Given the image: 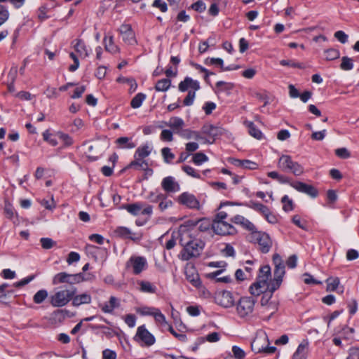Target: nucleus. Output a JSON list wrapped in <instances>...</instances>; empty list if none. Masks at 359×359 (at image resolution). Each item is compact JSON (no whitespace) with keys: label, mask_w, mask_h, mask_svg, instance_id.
Segmentation results:
<instances>
[{"label":"nucleus","mask_w":359,"mask_h":359,"mask_svg":"<svg viewBox=\"0 0 359 359\" xmlns=\"http://www.w3.org/2000/svg\"><path fill=\"white\" fill-rule=\"evenodd\" d=\"M250 207L259 212L262 215L266 214L269 210L266 205L259 203H252V205H250Z\"/></svg>","instance_id":"56"},{"label":"nucleus","mask_w":359,"mask_h":359,"mask_svg":"<svg viewBox=\"0 0 359 359\" xmlns=\"http://www.w3.org/2000/svg\"><path fill=\"white\" fill-rule=\"evenodd\" d=\"M103 41L107 51L111 53L119 52V48L114 43L113 36H105Z\"/></svg>","instance_id":"35"},{"label":"nucleus","mask_w":359,"mask_h":359,"mask_svg":"<svg viewBox=\"0 0 359 359\" xmlns=\"http://www.w3.org/2000/svg\"><path fill=\"white\" fill-rule=\"evenodd\" d=\"M74 48L82 57H87L90 55V51L87 46L85 45L84 42L81 40H76V42L74 45Z\"/></svg>","instance_id":"39"},{"label":"nucleus","mask_w":359,"mask_h":359,"mask_svg":"<svg viewBox=\"0 0 359 359\" xmlns=\"http://www.w3.org/2000/svg\"><path fill=\"white\" fill-rule=\"evenodd\" d=\"M116 143L121 149H133L136 144L132 141V138L128 137H121L116 140Z\"/></svg>","instance_id":"37"},{"label":"nucleus","mask_w":359,"mask_h":359,"mask_svg":"<svg viewBox=\"0 0 359 359\" xmlns=\"http://www.w3.org/2000/svg\"><path fill=\"white\" fill-rule=\"evenodd\" d=\"M212 229L215 233L222 236L231 235L236 232L235 228L226 222H212Z\"/></svg>","instance_id":"16"},{"label":"nucleus","mask_w":359,"mask_h":359,"mask_svg":"<svg viewBox=\"0 0 359 359\" xmlns=\"http://www.w3.org/2000/svg\"><path fill=\"white\" fill-rule=\"evenodd\" d=\"M126 267L130 270L133 274L139 275L147 269V260L144 257L133 255L127 261Z\"/></svg>","instance_id":"9"},{"label":"nucleus","mask_w":359,"mask_h":359,"mask_svg":"<svg viewBox=\"0 0 359 359\" xmlns=\"http://www.w3.org/2000/svg\"><path fill=\"white\" fill-rule=\"evenodd\" d=\"M250 238L252 241L257 243L259 250L263 253L269 252L272 247V241L265 232L255 230L251 233Z\"/></svg>","instance_id":"10"},{"label":"nucleus","mask_w":359,"mask_h":359,"mask_svg":"<svg viewBox=\"0 0 359 359\" xmlns=\"http://www.w3.org/2000/svg\"><path fill=\"white\" fill-rule=\"evenodd\" d=\"M153 316L157 323L164 325H169L168 324V322L166 321L165 316L161 312V311L158 309H157L156 312L154 313Z\"/></svg>","instance_id":"53"},{"label":"nucleus","mask_w":359,"mask_h":359,"mask_svg":"<svg viewBox=\"0 0 359 359\" xmlns=\"http://www.w3.org/2000/svg\"><path fill=\"white\" fill-rule=\"evenodd\" d=\"M50 8L47 5H42L38 10V18L40 20H44L48 17L46 15Z\"/></svg>","instance_id":"57"},{"label":"nucleus","mask_w":359,"mask_h":359,"mask_svg":"<svg viewBox=\"0 0 359 359\" xmlns=\"http://www.w3.org/2000/svg\"><path fill=\"white\" fill-rule=\"evenodd\" d=\"M257 300L249 296L241 297L235 304L236 314L241 320L248 322L256 317Z\"/></svg>","instance_id":"3"},{"label":"nucleus","mask_w":359,"mask_h":359,"mask_svg":"<svg viewBox=\"0 0 359 359\" xmlns=\"http://www.w3.org/2000/svg\"><path fill=\"white\" fill-rule=\"evenodd\" d=\"M161 154L164 161L167 163H170L175 158V154L171 152L170 149L168 147L163 148L161 149Z\"/></svg>","instance_id":"47"},{"label":"nucleus","mask_w":359,"mask_h":359,"mask_svg":"<svg viewBox=\"0 0 359 359\" xmlns=\"http://www.w3.org/2000/svg\"><path fill=\"white\" fill-rule=\"evenodd\" d=\"M232 352L233 353V356L236 359H244L245 356V351L237 346H233L232 347Z\"/></svg>","instance_id":"59"},{"label":"nucleus","mask_w":359,"mask_h":359,"mask_svg":"<svg viewBox=\"0 0 359 359\" xmlns=\"http://www.w3.org/2000/svg\"><path fill=\"white\" fill-rule=\"evenodd\" d=\"M160 138L162 141L172 142L173 140V133L170 130H163Z\"/></svg>","instance_id":"55"},{"label":"nucleus","mask_w":359,"mask_h":359,"mask_svg":"<svg viewBox=\"0 0 359 359\" xmlns=\"http://www.w3.org/2000/svg\"><path fill=\"white\" fill-rule=\"evenodd\" d=\"M339 279L337 277H330L327 279V291H334L339 285Z\"/></svg>","instance_id":"42"},{"label":"nucleus","mask_w":359,"mask_h":359,"mask_svg":"<svg viewBox=\"0 0 359 359\" xmlns=\"http://www.w3.org/2000/svg\"><path fill=\"white\" fill-rule=\"evenodd\" d=\"M278 168L283 172H290L295 176L304 173V168L299 163L294 161L289 155H282L280 157Z\"/></svg>","instance_id":"6"},{"label":"nucleus","mask_w":359,"mask_h":359,"mask_svg":"<svg viewBox=\"0 0 359 359\" xmlns=\"http://www.w3.org/2000/svg\"><path fill=\"white\" fill-rule=\"evenodd\" d=\"M185 276L187 280L194 287L198 288L201 286V281L199 275L193 266H187L185 268Z\"/></svg>","instance_id":"21"},{"label":"nucleus","mask_w":359,"mask_h":359,"mask_svg":"<svg viewBox=\"0 0 359 359\" xmlns=\"http://www.w3.org/2000/svg\"><path fill=\"white\" fill-rule=\"evenodd\" d=\"M93 275L88 274L85 277L81 273L76 274H69L66 272H60L54 276L53 278V284L59 285L62 283H68L70 285L77 284L83 281L94 279Z\"/></svg>","instance_id":"5"},{"label":"nucleus","mask_w":359,"mask_h":359,"mask_svg":"<svg viewBox=\"0 0 359 359\" xmlns=\"http://www.w3.org/2000/svg\"><path fill=\"white\" fill-rule=\"evenodd\" d=\"M196 96V91L189 90L184 98L183 103L185 106H191L194 103Z\"/></svg>","instance_id":"61"},{"label":"nucleus","mask_w":359,"mask_h":359,"mask_svg":"<svg viewBox=\"0 0 359 359\" xmlns=\"http://www.w3.org/2000/svg\"><path fill=\"white\" fill-rule=\"evenodd\" d=\"M151 150V147L148 144L139 147L134 154V158L144 159L150 155Z\"/></svg>","instance_id":"38"},{"label":"nucleus","mask_w":359,"mask_h":359,"mask_svg":"<svg viewBox=\"0 0 359 359\" xmlns=\"http://www.w3.org/2000/svg\"><path fill=\"white\" fill-rule=\"evenodd\" d=\"M8 17L9 13L8 10L0 4V26L8 19Z\"/></svg>","instance_id":"58"},{"label":"nucleus","mask_w":359,"mask_h":359,"mask_svg":"<svg viewBox=\"0 0 359 359\" xmlns=\"http://www.w3.org/2000/svg\"><path fill=\"white\" fill-rule=\"evenodd\" d=\"M76 293V288L60 287L55 290L50 297V303L53 307H62L66 306Z\"/></svg>","instance_id":"4"},{"label":"nucleus","mask_w":359,"mask_h":359,"mask_svg":"<svg viewBox=\"0 0 359 359\" xmlns=\"http://www.w3.org/2000/svg\"><path fill=\"white\" fill-rule=\"evenodd\" d=\"M271 276V268L269 265L261 267L257 281L252 284L249 288L250 294L253 296H259L266 292L273 293L276 291V290H272V280L269 281Z\"/></svg>","instance_id":"2"},{"label":"nucleus","mask_w":359,"mask_h":359,"mask_svg":"<svg viewBox=\"0 0 359 359\" xmlns=\"http://www.w3.org/2000/svg\"><path fill=\"white\" fill-rule=\"evenodd\" d=\"M39 203L43 206L46 209L53 210L56 207V203L54 201L53 196L51 197L50 201L42 199L39 201Z\"/></svg>","instance_id":"52"},{"label":"nucleus","mask_w":359,"mask_h":359,"mask_svg":"<svg viewBox=\"0 0 359 359\" xmlns=\"http://www.w3.org/2000/svg\"><path fill=\"white\" fill-rule=\"evenodd\" d=\"M92 297L91 295L88 292L82 294H74L72 298V305L74 306H79L82 304H89L91 303Z\"/></svg>","instance_id":"26"},{"label":"nucleus","mask_w":359,"mask_h":359,"mask_svg":"<svg viewBox=\"0 0 359 359\" xmlns=\"http://www.w3.org/2000/svg\"><path fill=\"white\" fill-rule=\"evenodd\" d=\"M217 303L224 308L229 309L235 306L233 294L229 291H222L216 297Z\"/></svg>","instance_id":"18"},{"label":"nucleus","mask_w":359,"mask_h":359,"mask_svg":"<svg viewBox=\"0 0 359 359\" xmlns=\"http://www.w3.org/2000/svg\"><path fill=\"white\" fill-rule=\"evenodd\" d=\"M346 359H359V348H351Z\"/></svg>","instance_id":"64"},{"label":"nucleus","mask_w":359,"mask_h":359,"mask_svg":"<svg viewBox=\"0 0 359 359\" xmlns=\"http://www.w3.org/2000/svg\"><path fill=\"white\" fill-rule=\"evenodd\" d=\"M340 68L344 71L352 69L353 68V60L346 56L342 57Z\"/></svg>","instance_id":"45"},{"label":"nucleus","mask_w":359,"mask_h":359,"mask_svg":"<svg viewBox=\"0 0 359 359\" xmlns=\"http://www.w3.org/2000/svg\"><path fill=\"white\" fill-rule=\"evenodd\" d=\"M309 342L302 341L297 347V351L293 355L292 359H306L308 352Z\"/></svg>","instance_id":"32"},{"label":"nucleus","mask_w":359,"mask_h":359,"mask_svg":"<svg viewBox=\"0 0 359 359\" xmlns=\"http://www.w3.org/2000/svg\"><path fill=\"white\" fill-rule=\"evenodd\" d=\"M290 185L297 191L304 193L311 198H316L318 196V191L312 185H309L302 182H292L290 183Z\"/></svg>","instance_id":"20"},{"label":"nucleus","mask_w":359,"mask_h":359,"mask_svg":"<svg viewBox=\"0 0 359 359\" xmlns=\"http://www.w3.org/2000/svg\"><path fill=\"white\" fill-rule=\"evenodd\" d=\"M252 350L256 353H273L276 351V347L269 346V341L266 333L261 332L257 334L251 344Z\"/></svg>","instance_id":"7"},{"label":"nucleus","mask_w":359,"mask_h":359,"mask_svg":"<svg viewBox=\"0 0 359 359\" xmlns=\"http://www.w3.org/2000/svg\"><path fill=\"white\" fill-rule=\"evenodd\" d=\"M278 309V302H270L267 305L262 308V312L268 318L271 317Z\"/></svg>","instance_id":"34"},{"label":"nucleus","mask_w":359,"mask_h":359,"mask_svg":"<svg viewBox=\"0 0 359 359\" xmlns=\"http://www.w3.org/2000/svg\"><path fill=\"white\" fill-rule=\"evenodd\" d=\"M178 135L186 140H195L196 141H202L204 144H212L213 141H210L208 140L207 138L204 137L201 133L192 130L189 128L182 129V130L178 132Z\"/></svg>","instance_id":"15"},{"label":"nucleus","mask_w":359,"mask_h":359,"mask_svg":"<svg viewBox=\"0 0 359 359\" xmlns=\"http://www.w3.org/2000/svg\"><path fill=\"white\" fill-rule=\"evenodd\" d=\"M177 201L191 209L199 210L201 208L200 202L195 196L187 192L180 194L177 198Z\"/></svg>","instance_id":"14"},{"label":"nucleus","mask_w":359,"mask_h":359,"mask_svg":"<svg viewBox=\"0 0 359 359\" xmlns=\"http://www.w3.org/2000/svg\"><path fill=\"white\" fill-rule=\"evenodd\" d=\"M232 164L237 167L255 170L257 168V164L250 160H239L236 158H231L229 161Z\"/></svg>","instance_id":"30"},{"label":"nucleus","mask_w":359,"mask_h":359,"mask_svg":"<svg viewBox=\"0 0 359 359\" xmlns=\"http://www.w3.org/2000/svg\"><path fill=\"white\" fill-rule=\"evenodd\" d=\"M171 85V81L169 79H163L157 81L155 89L156 91L165 92L167 91Z\"/></svg>","instance_id":"40"},{"label":"nucleus","mask_w":359,"mask_h":359,"mask_svg":"<svg viewBox=\"0 0 359 359\" xmlns=\"http://www.w3.org/2000/svg\"><path fill=\"white\" fill-rule=\"evenodd\" d=\"M178 88L182 92H185L189 88L194 90L193 91H196L200 88V85L197 81L193 80L190 77H186L184 81L179 83Z\"/></svg>","instance_id":"24"},{"label":"nucleus","mask_w":359,"mask_h":359,"mask_svg":"<svg viewBox=\"0 0 359 359\" xmlns=\"http://www.w3.org/2000/svg\"><path fill=\"white\" fill-rule=\"evenodd\" d=\"M165 125L172 129L173 132L178 135V132L182 130L184 126V121L180 117H172Z\"/></svg>","instance_id":"28"},{"label":"nucleus","mask_w":359,"mask_h":359,"mask_svg":"<svg viewBox=\"0 0 359 359\" xmlns=\"http://www.w3.org/2000/svg\"><path fill=\"white\" fill-rule=\"evenodd\" d=\"M201 134L208 135L212 139L211 141H213V142H215V138L218 136L226 135V137H229L231 135V133L226 129L219 126H214L212 125L204 126L202 128Z\"/></svg>","instance_id":"13"},{"label":"nucleus","mask_w":359,"mask_h":359,"mask_svg":"<svg viewBox=\"0 0 359 359\" xmlns=\"http://www.w3.org/2000/svg\"><path fill=\"white\" fill-rule=\"evenodd\" d=\"M114 233L117 236L123 238L130 239L135 242H137L141 240L142 236L140 233L133 232L130 229L125 226L117 227Z\"/></svg>","instance_id":"19"},{"label":"nucleus","mask_w":359,"mask_h":359,"mask_svg":"<svg viewBox=\"0 0 359 359\" xmlns=\"http://www.w3.org/2000/svg\"><path fill=\"white\" fill-rule=\"evenodd\" d=\"M151 201L152 202L160 201L158 208L161 211H163V210L170 208L173 205L172 201L170 200H168L166 198V196L162 194H159L157 196H156L155 198L152 199Z\"/></svg>","instance_id":"31"},{"label":"nucleus","mask_w":359,"mask_h":359,"mask_svg":"<svg viewBox=\"0 0 359 359\" xmlns=\"http://www.w3.org/2000/svg\"><path fill=\"white\" fill-rule=\"evenodd\" d=\"M119 300L116 297L111 296L108 302L100 304L99 306L102 312L105 313H111L114 309L119 307Z\"/></svg>","instance_id":"27"},{"label":"nucleus","mask_w":359,"mask_h":359,"mask_svg":"<svg viewBox=\"0 0 359 359\" xmlns=\"http://www.w3.org/2000/svg\"><path fill=\"white\" fill-rule=\"evenodd\" d=\"M208 161V156L201 152H198L195 154L193 156V162L196 165H201L204 162H206Z\"/></svg>","instance_id":"50"},{"label":"nucleus","mask_w":359,"mask_h":359,"mask_svg":"<svg viewBox=\"0 0 359 359\" xmlns=\"http://www.w3.org/2000/svg\"><path fill=\"white\" fill-rule=\"evenodd\" d=\"M108 147L107 144L102 145L101 142H95L93 145H90L88 147L86 152L87 157L90 161H95L98 158V155L102 154Z\"/></svg>","instance_id":"22"},{"label":"nucleus","mask_w":359,"mask_h":359,"mask_svg":"<svg viewBox=\"0 0 359 359\" xmlns=\"http://www.w3.org/2000/svg\"><path fill=\"white\" fill-rule=\"evenodd\" d=\"M48 297V292L46 290H39L33 297V300L36 304L42 303Z\"/></svg>","instance_id":"46"},{"label":"nucleus","mask_w":359,"mask_h":359,"mask_svg":"<svg viewBox=\"0 0 359 359\" xmlns=\"http://www.w3.org/2000/svg\"><path fill=\"white\" fill-rule=\"evenodd\" d=\"M325 58L327 60H333L337 59L340 56L339 51L334 48H329L324 51Z\"/></svg>","instance_id":"44"},{"label":"nucleus","mask_w":359,"mask_h":359,"mask_svg":"<svg viewBox=\"0 0 359 359\" xmlns=\"http://www.w3.org/2000/svg\"><path fill=\"white\" fill-rule=\"evenodd\" d=\"M273 262L275 269L273 271L274 277L272 279V290H278L283 282V278L285 273V264L278 254L273 255Z\"/></svg>","instance_id":"8"},{"label":"nucleus","mask_w":359,"mask_h":359,"mask_svg":"<svg viewBox=\"0 0 359 359\" xmlns=\"http://www.w3.org/2000/svg\"><path fill=\"white\" fill-rule=\"evenodd\" d=\"M334 153L341 159H347L351 157V152L345 147L335 149Z\"/></svg>","instance_id":"51"},{"label":"nucleus","mask_w":359,"mask_h":359,"mask_svg":"<svg viewBox=\"0 0 359 359\" xmlns=\"http://www.w3.org/2000/svg\"><path fill=\"white\" fill-rule=\"evenodd\" d=\"M231 222L236 224L241 225L242 227L251 231L252 233L256 229L255 225L242 215H237L234 216L231 219Z\"/></svg>","instance_id":"25"},{"label":"nucleus","mask_w":359,"mask_h":359,"mask_svg":"<svg viewBox=\"0 0 359 359\" xmlns=\"http://www.w3.org/2000/svg\"><path fill=\"white\" fill-rule=\"evenodd\" d=\"M135 168L136 170H146L148 168V163L144 159L134 158L125 169Z\"/></svg>","instance_id":"33"},{"label":"nucleus","mask_w":359,"mask_h":359,"mask_svg":"<svg viewBox=\"0 0 359 359\" xmlns=\"http://www.w3.org/2000/svg\"><path fill=\"white\" fill-rule=\"evenodd\" d=\"M196 230L190 229L187 225H181L179 229L180 243L184 249L182 252V259L189 260L200 255L204 248V243L195 238Z\"/></svg>","instance_id":"1"},{"label":"nucleus","mask_w":359,"mask_h":359,"mask_svg":"<svg viewBox=\"0 0 359 359\" xmlns=\"http://www.w3.org/2000/svg\"><path fill=\"white\" fill-rule=\"evenodd\" d=\"M40 242L42 248L46 250L50 249L56 244V243L50 238H41Z\"/></svg>","instance_id":"54"},{"label":"nucleus","mask_w":359,"mask_h":359,"mask_svg":"<svg viewBox=\"0 0 359 359\" xmlns=\"http://www.w3.org/2000/svg\"><path fill=\"white\" fill-rule=\"evenodd\" d=\"M161 187L167 193H175L179 191L180 189L179 183L171 176H168L163 179L161 182Z\"/></svg>","instance_id":"23"},{"label":"nucleus","mask_w":359,"mask_h":359,"mask_svg":"<svg viewBox=\"0 0 359 359\" xmlns=\"http://www.w3.org/2000/svg\"><path fill=\"white\" fill-rule=\"evenodd\" d=\"M123 208L134 216H137L140 214L150 216L153 212L151 205H144L142 203L127 204L123 206Z\"/></svg>","instance_id":"12"},{"label":"nucleus","mask_w":359,"mask_h":359,"mask_svg":"<svg viewBox=\"0 0 359 359\" xmlns=\"http://www.w3.org/2000/svg\"><path fill=\"white\" fill-rule=\"evenodd\" d=\"M146 98V95L142 93H137L131 100L130 105L133 109L140 107L143 101Z\"/></svg>","instance_id":"41"},{"label":"nucleus","mask_w":359,"mask_h":359,"mask_svg":"<svg viewBox=\"0 0 359 359\" xmlns=\"http://www.w3.org/2000/svg\"><path fill=\"white\" fill-rule=\"evenodd\" d=\"M205 63L207 65H217L222 68V69L223 71H229V70L232 69L230 67H224L223 60L221 58L212 57V58H210V59H206Z\"/></svg>","instance_id":"48"},{"label":"nucleus","mask_w":359,"mask_h":359,"mask_svg":"<svg viewBox=\"0 0 359 359\" xmlns=\"http://www.w3.org/2000/svg\"><path fill=\"white\" fill-rule=\"evenodd\" d=\"M43 137L45 141L48 142L52 146H56L57 144L56 139L47 130L43 133Z\"/></svg>","instance_id":"60"},{"label":"nucleus","mask_w":359,"mask_h":359,"mask_svg":"<svg viewBox=\"0 0 359 359\" xmlns=\"http://www.w3.org/2000/svg\"><path fill=\"white\" fill-rule=\"evenodd\" d=\"M334 37L341 43H346L348 41V35L343 31H337L334 34Z\"/></svg>","instance_id":"63"},{"label":"nucleus","mask_w":359,"mask_h":359,"mask_svg":"<svg viewBox=\"0 0 359 359\" xmlns=\"http://www.w3.org/2000/svg\"><path fill=\"white\" fill-rule=\"evenodd\" d=\"M194 226H197V228L201 231H205L208 229H209V228L210 226H212V222L209 219L204 218V219L198 220L197 222L194 224Z\"/></svg>","instance_id":"43"},{"label":"nucleus","mask_w":359,"mask_h":359,"mask_svg":"<svg viewBox=\"0 0 359 359\" xmlns=\"http://www.w3.org/2000/svg\"><path fill=\"white\" fill-rule=\"evenodd\" d=\"M139 290L143 293L154 294L157 290L156 286L148 280H138Z\"/></svg>","instance_id":"29"},{"label":"nucleus","mask_w":359,"mask_h":359,"mask_svg":"<svg viewBox=\"0 0 359 359\" xmlns=\"http://www.w3.org/2000/svg\"><path fill=\"white\" fill-rule=\"evenodd\" d=\"M134 340L142 346H151L156 341L154 335L149 332L144 325L137 327L136 334L134 337Z\"/></svg>","instance_id":"11"},{"label":"nucleus","mask_w":359,"mask_h":359,"mask_svg":"<svg viewBox=\"0 0 359 359\" xmlns=\"http://www.w3.org/2000/svg\"><path fill=\"white\" fill-rule=\"evenodd\" d=\"M118 32L125 43L129 45H135L137 43L135 35L131 25L123 24L119 27Z\"/></svg>","instance_id":"17"},{"label":"nucleus","mask_w":359,"mask_h":359,"mask_svg":"<svg viewBox=\"0 0 359 359\" xmlns=\"http://www.w3.org/2000/svg\"><path fill=\"white\" fill-rule=\"evenodd\" d=\"M281 202L283 203V209L286 211H291L293 210V202L292 200L290 199L287 195L284 196L282 199Z\"/></svg>","instance_id":"49"},{"label":"nucleus","mask_w":359,"mask_h":359,"mask_svg":"<svg viewBox=\"0 0 359 359\" xmlns=\"http://www.w3.org/2000/svg\"><path fill=\"white\" fill-rule=\"evenodd\" d=\"M255 96L257 99L260 101L264 102V107L269 104V95L266 92H257L255 94Z\"/></svg>","instance_id":"62"},{"label":"nucleus","mask_w":359,"mask_h":359,"mask_svg":"<svg viewBox=\"0 0 359 359\" xmlns=\"http://www.w3.org/2000/svg\"><path fill=\"white\" fill-rule=\"evenodd\" d=\"M244 125L248 128V133L252 137H253L257 140L262 139V133L261 132V130H259L258 128H257V127L255 126V125L254 124L253 122L249 121H245Z\"/></svg>","instance_id":"36"}]
</instances>
